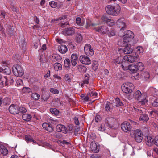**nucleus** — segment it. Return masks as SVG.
<instances>
[{
  "label": "nucleus",
  "mask_w": 158,
  "mask_h": 158,
  "mask_svg": "<svg viewBox=\"0 0 158 158\" xmlns=\"http://www.w3.org/2000/svg\"><path fill=\"white\" fill-rule=\"evenodd\" d=\"M22 118L23 120L27 121H29L31 119L32 116L29 114H25L23 115Z\"/></svg>",
  "instance_id": "obj_31"
},
{
  "label": "nucleus",
  "mask_w": 158,
  "mask_h": 158,
  "mask_svg": "<svg viewBox=\"0 0 158 158\" xmlns=\"http://www.w3.org/2000/svg\"><path fill=\"white\" fill-rule=\"evenodd\" d=\"M121 88L124 93L127 94L131 93L133 91L134 86L132 83L127 82L122 85Z\"/></svg>",
  "instance_id": "obj_7"
},
{
  "label": "nucleus",
  "mask_w": 158,
  "mask_h": 158,
  "mask_svg": "<svg viewBox=\"0 0 158 158\" xmlns=\"http://www.w3.org/2000/svg\"><path fill=\"white\" fill-rule=\"evenodd\" d=\"M115 102L116 103V106L117 107L123 105L122 102L120 101V99L118 98H116L115 99Z\"/></svg>",
  "instance_id": "obj_41"
},
{
  "label": "nucleus",
  "mask_w": 158,
  "mask_h": 158,
  "mask_svg": "<svg viewBox=\"0 0 158 158\" xmlns=\"http://www.w3.org/2000/svg\"><path fill=\"white\" fill-rule=\"evenodd\" d=\"M133 96L135 99L142 105L145 104L148 102L145 96L139 90L134 92Z\"/></svg>",
  "instance_id": "obj_4"
},
{
  "label": "nucleus",
  "mask_w": 158,
  "mask_h": 158,
  "mask_svg": "<svg viewBox=\"0 0 158 158\" xmlns=\"http://www.w3.org/2000/svg\"><path fill=\"white\" fill-rule=\"evenodd\" d=\"M49 122H51L53 124H56L58 122L56 120H54L52 118H49Z\"/></svg>",
  "instance_id": "obj_58"
},
{
  "label": "nucleus",
  "mask_w": 158,
  "mask_h": 158,
  "mask_svg": "<svg viewBox=\"0 0 158 158\" xmlns=\"http://www.w3.org/2000/svg\"><path fill=\"white\" fill-rule=\"evenodd\" d=\"M89 75L88 74H85L84 76V78L83 83L81 84V86L83 87L85 84H88L89 83Z\"/></svg>",
  "instance_id": "obj_28"
},
{
  "label": "nucleus",
  "mask_w": 158,
  "mask_h": 158,
  "mask_svg": "<svg viewBox=\"0 0 158 158\" xmlns=\"http://www.w3.org/2000/svg\"><path fill=\"white\" fill-rule=\"evenodd\" d=\"M144 69L143 64L142 63L139 62L136 64H131L128 66V67L124 68V70L129 69L133 73H136L138 71H141Z\"/></svg>",
  "instance_id": "obj_5"
},
{
  "label": "nucleus",
  "mask_w": 158,
  "mask_h": 158,
  "mask_svg": "<svg viewBox=\"0 0 158 158\" xmlns=\"http://www.w3.org/2000/svg\"><path fill=\"white\" fill-rule=\"evenodd\" d=\"M108 19L106 16L103 15L101 18V19L103 22H106V23L107 22Z\"/></svg>",
  "instance_id": "obj_57"
},
{
  "label": "nucleus",
  "mask_w": 158,
  "mask_h": 158,
  "mask_svg": "<svg viewBox=\"0 0 158 158\" xmlns=\"http://www.w3.org/2000/svg\"><path fill=\"white\" fill-rule=\"evenodd\" d=\"M134 151L133 149H130L129 150L125 149L124 150V153L123 155L125 156L127 155L129 157L130 156H131L135 155Z\"/></svg>",
  "instance_id": "obj_27"
},
{
  "label": "nucleus",
  "mask_w": 158,
  "mask_h": 158,
  "mask_svg": "<svg viewBox=\"0 0 158 158\" xmlns=\"http://www.w3.org/2000/svg\"><path fill=\"white\" fill-rule=\"evenodd\" d=\"M90 148L92 152L94 153H97L99 151V146L94 142H92L90 145Z\"/></svg>",
  "instance_id": "obj_21"
},
{
  "label": "nucleus",
  "mask_w": 158,
  "mask_h": 158,
  "mask_svg": "<svg viewBox=\"0 0 158 158\" xmlns=\"http://www.w3.org/2000/svg\"><path fill=\"white\" fill-rule=\"evenodd\" d=\"M25 140L27 142H32L34 143L37 144L39 145H40L38 143H37L35 141L33 140L32 137L30 135H26Z\"/></svg>",
  "instance_id": "obj_32"
},
{
  "label": "nucleus",
  "mask_w": 158,
  "mask_h": 158,
  "mask_svg": "<svg viewBox=\"0 0 158 158\" xmlns=\"http://www.w3.org/2000/svg\"><path fill=\"white\" fill-rule=\"evenodd\" d=\"M89 94L90 98H95L96 97L97 95V93L96 92L94 91L91 92L90 93H89Z\"/></svg>",
  "instance_id": "obj_48"
},
{
  "label": "nucleus",
  "mask_w": 158,
  "mask_h": 158,
  "mask_svg": "<svg viewBox=\"0 0 158 158\" xmlns=\"http://www.w3.org/2000/svg\"><path fill=\"white\" fill-rule=\"evenodd\" d=\"M115 31L114 30H112L111 31L110 33L108 35L113 36L115 34Z\"/></svg>",
  "instance_id": "obj_64"
},
{
  "label": "nucleus",
  "mask_w": 158,
  "mask_h": 158,
  "mask_svg": "<svg viewBox=\"0 0 158 158\" xmlns=\"http://www.w3.org/2000/svg\"><path fill=\"white\" fill-rule=\"evenodd\" d=\"M54 68L55 71H58V70L62 69V65L61 64L56 62L54 64Z\"/></svg>",
  "instance_id": "obj_33"
},
{
  "label": "nucleus",
  "mask_w": 158,
  "mask_h": 158,
  "mask_svg": "<svg viewBox=\"0 0 158 158\" xmlns=\"http://www.w3.org/2000/svg\"><path fill=\"white\" fill-rule=\"evenodd\" d=\"M146 144L148 146H151L155 144V139L150 136H147L146 139Z\"/></svg>",
  "instance_id": "obj_25"
},
{
  "label": "nucleus",
  "mask_w": 158,
  "mask_h": 158,
  "mask_svg": "<svg viewBox=\"0 0 158 158\" xmlns=\"http://www.w3.org/2000/svg\"><path fill=\"white\" fill-rule=\"evenodd\" d=\"M142 77L144 80H148L150 77L149 73L147 71L144 72L142 74Z\"/></svg>",
  "instance_id": "obj_36"
},
{
  "label": "nucleus",
  "mask_w": 158,
  "mask_h": 158,
  "mask_svg": "<svg viewBox=\"0 0 158 158\" xmlns=\"http://www.w3.org/2000/svg\"><path fill=\"white\" fill-rule=\"evenodd\" d=\"M79 60L81 63L86 65H89L91 62L89 57L83 55L80 56Z\"/></svg>",
  "instance_id": "obj_14"
},
{
  "label": "nucleus",
  "mask_w": 158,
  "mask_h": 158,
  "mask_svg": "<svg viewBox=\"0 0 158 158\" xmlns=\"http://www.w3.org/2000/svg\"><path fill=\"white\" fill-rule=\"evenodd\" d=\"M101 119V117L99 115H96L95 116V121L96 122H98Z\"/></svg>",
  "instance_id": "obj_59"
},
{
  "label": "nucleus",
  "mask_w": 158,
  "mask_h": 158,
  "mask_svg": "<svg viewBox=\"0 0 158 158\" xmlns=\"http://www.w3.org/2000/svg\"><path fill=\"white\" fill-rule=\"evenodd\" d=\"M95 31L102 34H105L109 31L108 27L106 26H102L94 28Z\"/></svg>",
  "instance_id": "obj_13"
},
{
  "label": "nucleus",
  "mask_w": 158,
  "mask_h": 158,
  "mask_svg": "<svg viewBox=\"0 0 158 158\" xmlns=\"http://www.w3.org/2000/svg\"><path fill=\"white\" fill-rule=\"evenodd\" d=\"M124 59L130 63L137 62L139 60V56L137 54L128 55L124 56Z\"/></svg>",
  "instance_id": "obj_9"
},
{
  "label": "nucleus",
  "mask_w": 158,
  "mask_h": 158,
  "mask_svg": "<svg viewBox=\"0 0 158 158\" xmlns=\"http://www.w3.org/2000/svg\"><path fill=\"white\" fill-rule=\"evenodd\" d=\"M134 108L132 109L133 111L135 112L136 116H137L139 114L140 115L139 120L140 121H143V122H147L149 120V118L148 115L144 113L145 110L143 108H137L135 107H133Z\"/></svg>",
  "instance_id": "obj_3"
},
{
  "label": "nucleus",
  "mask_w": 158,
  "mask_h": 158,
  "mask_svg": "<svg viewBox=\"0 0 158 158\" xmlns=\"http://www.w3.org/2000/svg\"><path fill=\"white\" fill-rule=\"evenodd\" d=\"M76 23L80 26L83 25L85 23V20H81V19L79 17H77L76 18Z\"/></svg>",
  "instance_id": "obj_34"
},
{
  "label": "nucleus",
  "mask_w": 158,
  "mask_h": 158,
  "mask_svg": "<svg viewBox=\"0 0 158 158\" xmlns=\"http://www.w3.org/2000/svg\"><path fill=\"white\" fill-rule=\"evenodd\" d=\"M98 66V64L97 61H94L92 63V68L94 70H96Z\"/></svg>",
  "instance_id": "obj_46"
},
{
  "label": "nucleus",
  "mask_w": 158,
  "mask_h": 158,
  "mask_svg": "<svg viewBox=\"0 0 158 158\" xmlns=\"http://www.w3.org/2000/svg\"><path fill=\"white\" fill-rule=\"evenodd\" d=\"M105 10L109 14L114 16H117L120 13L121 8L120 6L117 4L114 6L108 5L106 7Z\"/></svg>",
  "instance_id": "obj_2"
},
{
  "label": "nucleus",
  "mask_w": 158,
  "mask_h": 158,
  "mask_svg": "<svg viewBox=\"0 0 158 158\" xmlns=\"http://www.w3.org/2000/svg\"><path fill=\"white\" fill-rule=\"evenodd\" d=\"M67 48L66 45H62L59 48V51L62 54L65 53L67 52Z\"/></svg>",
  "instance_id": "obj_30"
},
{
  "label": "nucleus",
  "mask_w": 158,
  "mask_h": 158,
  "mask_svg": "<svg viewBox=\"0 0 158 158\" xmlns=\"http://www.w3.org/2000/svg\"><path fill=\"white\" fill-rule=\"evenodd\" d=\"M105 111L107 112L110 111V110L111 104L110 103L107 102L106 103L105 107Z\"/></svg>",
  "instance_id": "obj_43"
},
{
  "label": "nucleus",
  "mask_w": 158,
  "mask_h": 158,
  "mask_svg": "<svg viewBox=\"0 0 158 158\" xmlns=\"http://www.w3.org/2000/svg\"><path fill=\"white\" fill-rule=\"evenodd\" d=\"M153 106H158V99L155 100L152 104Z\"/></svg>",
  "instance_id": "obj_56"
},
{
  "label": "nucleus",
  "mask_w": 158,
  "mask_h": 158,
  "mask_svg": "<svg viewBox=\"0 0 158 158\" xmlns=\"http://www.w3.org/2000/svg\"><path fill=\"white\" fill-rule=\"evenodd\" d=\"M130 135L134 138L135 140L137 142H142L143 136V132L141 130L136 129L132 131L130 133Z\"/></svg>",
  "instance_id": "obj_6"
},
{
  "label": "nucleus",
  "mask_w": 158,
  "mask_h": 158,
  "mask_svg": "<svg viewBox=\"0 0 158 158\" xmlns=\"http://www.w3.org/2000/svg\"><path fill=\"white\" fill-rule=\"evenodd\" d=\"M124 34L123 41L118 42V44L123 47L127 45H130L129 43L134 37V34L131 31H127L125 32Z\"/></svg>",
  "instance_id": "obj_1"
},
{
  "label": "nucleus",
  "mask_w": 158,
  "mask_h": 158,
  "mask_svg": "<svg viewBox=\"0 0 158 158\" xmlns=\"http://www.w3.org/2000/svg\"><path fill=\"white\" fill-rule=\"evenodd\" d=\"M49 4L51 7L56 8L57 6V3L54 1H52L49 2Z\"/></svg>",
  "instance_id": "obj_47"
},
{
  "label": "nucleus",
  "mask_w": 158,
  "mask_h": 158,
  "mask_svg": "<svg viewBox=\"0 0 158 158\" xmlns=\"http://www.w3.org/2000/svg\"><path fill=\"white\" fill-rule=\"evenodd\" d=\"M98 129L101 131H105V128L104 124H102L98 127Z\"/></svg>",
  "instance_id": "obj_52"
},
{
  "label": "nucleus",
  "mask_w": 158,
  "mask_h": 158,
  "mask_svg": "<svg viewBox=\"0 0 158 158\" xmlns=\"http://www.w3.org/2000/svg\"><path fill=\"white\" fill-rule=\"evenodd\" d=\"M3 102L6 104H9L10 102V99L8 98H5L4 99Z\"/></svg>",
  "instance_id": "obj_55"
},
{
  "label": "nucleus",
  "mask_w": 158,
  "mask_h": 158,
  "mask_svg": "<svg viewBox=\"0 0 158 158\" xmlns=\"http://www.w3.org/2000/svg\"><path fill=\"white\" fill-rule=\"evenodd\" d=\"M106 23L110 26L114 25L115 23V22L113 20L110 19H108Z\"/></svg>",
  "instance_id": "obj_45"
},
{
  "label": "nucleus",
  "mask_w": 158,
  "mask_h": 158,
  "mask_svg": "<svg viewBox=\"0 0 158 158\" xmlns=\"http://www.w3.org/2000/svg\"><path fill=\"white\" fill-rule=\"evenodd\" d=\"M50 58L51 60L54 62L59 61L61 59V56L57 54H54L52 55Z\"/></svg>",
  "instance_id": "obj_26"
},
{
  "label": "nucleus",
  "mask_w": 158,
  "mask_h": 158,
  "mask_svg": "<svg viewBox=\"0 0 158 158\" xmlns=\"http://www.w3.org/2000/svg\"><path fill=\"white\" fill-rule=\"evenodd\" d=\"M53 77L55 78H56V79H57L58 80H61V77H60V76H59L57 74H54L53 75Z\"/></svg>",
  "instance_id": "obj_63"
},
{
  "label": "nucleus",
  "mask_w": 158,
  "mask_h": 158,
  "mask_svg": "<svg viewBox=\"0 0 158 158\" xmlns=\"http://www.w3.org/2000/svg\"><path fill=\"white\" fill-rule=\"evenodd\" d=\"M0 152L3 155H6L8 154V151L5 147L2 145L0 147Z\"/></svg>",
  "instance_id": "obj_29"
},
{
  "label": "nucleus",
  "mask_w": 158,
  "mask_h": 158,
  "mask_svg": "<svg viewBox=\"0 0 158 158\" xmlns=\"http://www.w3.org/2000/svg\"><path fill=\"white\" fill-rule=\"evenodd\" d=\"M19 112H20L22 113H25L27 111V110L23 107H19Z\"/></svg>",
  "instance_id": "obj_53"
},
{
  "label": "nucleus",
  "mask_w": 158,
  "mask_h": 158,
  "mask_svg": "<svg viewBox=\"0 0 158 158\" xmlns=\"http://www.w3.org/2000/svg\"><path fill=\"white\" fill-rule=\"evenodd\" d=\"M84 51L85 54L88 56H92L94 54V51L89 44H87L85 45Z\"/></svg>",
  "instance_id": "obj_12"
},
{
  "label": "nucleus",
  "mask_w": 158,
  "mask_h": 158,
  "mask_svg": "<svg viewBox=\"0 0 158 158\" xmlns=\"http://www.w3.org/2000/svg\"><path fill=\"white\" fill-rule=\"evenodd\" d=\"M19 107L16 105H10L9 107L10 112L13 114H17L19 113Z\"/></svg>",
  "instance_id": "obj_17"
},
{
  "label": "nucleus",
  "mask_w": 158,
  "mask_h": 158,
  "mask_svg": "<svg viewBox=\"0 0 158 158\" xmlns=\"http://www.w3.org/2000/svg\"><path fill=\"white\" fill-rule=\"evenodd\" d=\"M42 126L44 129L46 130L49 132H52L53 130V128L50 124L48 123H44L42 125Z\"/></svg>",
  "instance_id": "obj_24"
},
{
  "label": "nucleus",
  "mask_w": 158,
  "mask_h": 158,
  "mask_svg": "<svg viewBox=\"0 0 158 158\" xmlns=\"http://www.w3.org/2000/svg\"><path fill=\"white\" fill-rule=\"evenodd\" d=\"M78 56L75 53H73L71 56V60L72 65L73 66L76 65L77 62Z\"/></svg>",
  "instance_id": "obj_19"
},
{
  "label": "nucleus",
  "mask_w": 158,
  "mask_h": 158,
  "mask_svg": "<svg viewBox=\"0 0 158 158\" xmlns=\"http://www.w3.org/2000/svg\"><path fill=\"white\" fill-rule=\"evenodd\" d=\"M114 121V119L112 117L107 118L105 120L106 125L109 127L111 128L112 127V124Z\"/></svg>",
  "instance_id": "obj_23"
},
{
  "label": "nucleus",
  "mask_w": 158,
  "mask_h": 158,
  "mask_svg": "<svg viewBox=\"0 0 158 158\" xmlns=\"http://www.w3.org/2000/svg\"><path fill=\"white\" fill-rule=\"evenodd\" d=\"M122 60L123 57L121 56H120L116 59L114 60V61L115 64H118L122 62Z\"/></svg>",
  "instance_id": "obj_40"
},
{
  "label": "nucleus",
  "mask_w": 158,
  "mask_h": 158,
  "mask_svg": "<svg viewBox=\"0 0 158 158\" xmlns=\"http://www.w3.org/2000/svg\"><path fill=\"white\" fill-rule=\"evenodd\" d=\"M123 19H120L117 21V24L119 27H121L120 30H124L126 27L125 23L123 21Z\"/></svg>",
  "instance_id": "obj_22"
},
{
  "label": "nucleus",
  "mask_w": 158,
  "mask_h": 158,
  "mask_svg": "<svg viewBox=\"0 0 158 158\" xmlns=\"http://www.w3.org/2000/svg\"><path fill=\"white\" fill-rule=\"evenodd\" d=\"M155 144L158 146V135L156 136L155 138Z\"/></svg>",
  "instance_id": "obj_60"
},
{
  "label": "nucleus",
  "mask_w": 158,
  "mask_h": 158,
  "mask_svg": "<svg viewBox=\"0 0 158 158\" xmlns=\"http://www.w3.org/2000/svg\"><path fill=\"white\" fill-rule=\"evenodd\" d=\"M50 91L51 93L55 94H58L59 93V91L58 90L53 88H50Z\"/></svg>",
  "instance_id": "obj_51"
},
{
  "label": "nucleus",
  "mask_w": 158,
  "mask_h": 158,
  "mask_svg": "<svg viewBox=\"0 0 158 158\" xmlns=\"http://www.w3.org/2000/svg\"><path fill=\"white\" fill-rule=\"evenodd\" d=\"M74 122L77 125H78L79 124V121L78 120V118L77 117H75L74 118Z\"/></svg>",
  "instance_id": "obj_61"
},
{
  "label": "nucleus",
  "mask_w": 158,
  "mask_h": 158,
  "mask_svg": "<svg viewBox=\"0 0 158 158\" xmlns=\"http://www.w3.org/2000/svg\"><path fill=\"white\" fill-rule=\"evenodd\" d=\"M125 47L123 50L121 48H118V50L119 52H123L124 54H129L132 52L133 51L132 49L131 48V45H125Z\"/></svg>",
  "instance_id": "obj_15"
},
{
  "label": "nucleus",
  "mask_w": 158,
  "mask_h": 158,
  "mask_svg": "<svg viewBox=\"0 0 158 158\" xmlns=\"http://www.w3.org/2000/svg\"><path fill=\"white\" fill-rule=\"evenodd\" d=\"M16 83L18 86L22 85L23 84V80L20 79H18L17 80Z\"/></svg>",
  "instance_id": "obj_50"
},
{
  "label": "nucleus",
  "mask_w": 158,
  "mask_h": 158,
  "mask_svg": "<svg viewBox=\"0 0 158 158\" xmlns=\"http://www.w3.org/2000/svg\"><path fill=\"white\" fill-rule=\"evenodd\" d=\"M62 32L65 35H70L74 33L75 31L73 27H70L64 29Z\"/></svg>",
  "instance_id": "obj_18"
},
{
  "label": "nucleus",
  "mask_w": 158,
  "mask_h": 158,
  "mask_svg": "<svg viewBox=\"0 0 158 158\" xmlns=\"http://www.w3.org/2000/svg\"><path fill=\"white\" fill-rule=\"evenodd\" d=\"M31 97L35 100H38L40 98V96L37 93H32Z\"/></svg>",
  "instance_id": "obj_42"
},
{
  "label": "nucleus",
  "mask_w": 158,
  "mask_h": 158,
  "mask_svg": "<svg viewBox=\"0 0 158 158\" xmlns=\"http://www.w3.org/2000/svg\"><path fill=\"white\" fill-rule=\"evenodd\" d=\"M136 51L137 55L138 54H142L143 52V48L141 46H138L136 48Z\"/></svg>",
  "instance_id": "obj_38"
},
{
  "label": "nucleus",
  "mask_w": 158,
  "mask_h": 158,
  "mask_svg": "<svg viewBox=\"0 0 158 158\" xmlns=\"http://www.w3.org/2000/svg\"><path fill=\"white\" fill-rule=\"evenodd\" d=\"M82 40V37L80 34H78L76 36V40L77 42H81Z\"/></svg>",
  "instance_id": "obj_49"
},
{
  "label": "nucleus",
  "mask_w": 158,
  "mask_h": 158,
  "mask_svg": "<svg viewBox=\"0 0 158 158\" xmlns=\"http://www.w3.org/2000/svg\"><path fill=\"white\" fill-rule=\"evenodd\" d=\"M50 111L52 114L57 115L59 113V111L56 108H51L50 109Z\"/></svg>",
  "instance_id": "obj_44"
},
{
  "label": "nucleus",
  "mask_w": 158,
  "mask_h": 158,
  "mask_svg": "<svg viewBox=\"0 0 158 158\" xmlns=\"http://www.w3.org/2000/svg\"><path fill=\"white\" fill-rule=\"evenodd\" d=\"M90 98V97L89 94H88L84 98V99L85 101H87Z\"/></svg>",
  "instance_id": "obj_62"
},
{
  "label": "nucleus",
  "mask_w": 158,
  "mask_h": 158,
  "mask_svg": "<svg viewBox=\"0 0 158 158\" xmlns=\"http://www.w3.org/2000/svg\"><path fill=\"white\" fill-rule=\"evenodd\" d=\"M11 73V70L10 68L8 66H5L4 67L3 73L6 74H10Z\"/></svg>",
  "instance_id": "obj_35"
},
{
  "label": "nucleus",
  "mask_w": 158,
  "mask_h": 158,
  "mask_svg": "<svg viewBox=\"0 0 158 158\" xmlns=\"http://www.w3.org/2000/svg\"><path fill=\"white\" fill-rule=\"evenodd\" d=\"M70 61L69 59H66L64 61V65L66 68H69L70 66Z\"/></svg>",
  "instance_id": "obj_37"
},
{
  "label": "nucleus",
  "mask_w": 158,
  "mask_h": 158,
  "mask_svg": "<svg viewBox=\"0 0 158 158\" xmlns=\"http://www.w3.org/2000/svg\"><path fill=\"white\" fill-rule=\"evenodd\" d=\"M150 114L151 115L153 114V115H157L158 116V111L156 110L152 111L150 112Z\"/></svg>",
  "instance_id": "obj_54"
},
{
  "label": "nucleus",
  "mask_w": 158,
  "mask_h": 158,
  "mask_svg": "<svg viewBox=\"0 0 158 158\" xmlns=\"http://www.w3.org/2000/svg\"><path fill=\"white\" fill-rule=\"evenodd\" d=\"M14 74L16 76L21 77L24 74V71L22 67L19 65H14L12 67Z\"/></svg>",
  "instance_id": "obj_8"
},
{
  "label": "nucleus",
  "mask_w": 158,
  "mask_h": 158,
  "mask_svg": "<svg viewBox=\"0 0 158 158\" xmlns=\"http://www.w3.org/2000/svg\"><path fill=\"white\" fill-rule=\"evenodd\" d=\"M56 129L57 131L61 132L64 133H66L67 132V129L65 127L61 124L58 125L56 127Z\"/></svg>",
  "instance_id": "obj_20"
},
{
  "label": "nucleus",
  "mask_w": 158,
  "mask_h": 158,
  "mask_svg": "<svg viewBox=\"0 0 158 158\" xmlns=\"http://www.w3.org/2000/svg\"><path fill=\"white\" fill-rule=\"evenodd\" d=\"M2 81L3 84L4 82L6 86L8 85L9 83L10 85H12L14 82V80L12 77H7L6 76H5L2 78Z\"/></svg>",
  "instance_id": "obj_16"
},
{
  "label": "nucleus",
  "mask_w": 158,
  "mask_h": 158,
  "mask_svg": "<svg viewBox=\"0 0 158 158\" xmlns=\"http://www.w3.org/2000/svg\"><path fill=\"white\" fill-rule=\"evenodd\" d=\"M122 130L126 133L131 131L132 126L129 122L125 121L121 125Z\"/></svg>",
  "instance_id": "obj_10"
},
{
  "label": "nucleus",
  "mask_w": 158,
  "mask_h": 158,
  "mask_svg": "<svg viewBox=\"0 0 158 158\" xmlns=\"http://www.w3.org/2000/svg\"><path fill=\"white\" fill-rule=\"evenodd\" d=\"M101 23V22L98 21L97 19L92 22L91 20L88 19L86 20V24L85 26V27L86 28H88L89 27H92Z\"/></svg>",
  "instance_id": "obj_11"
},
{
  "label": "nucleus",
  "mask_w": 158,
  "mask_h": 158,
  "mask_svg": "<svg viewBox=\"0 0 158 158\" xmlns=\"http://www.w3.org/2000/svg\"><path fill=\"white\" fill-rule=\"evenodd\" d=\"M64 79L68 82L71 81V75L70 74H66L64 76Z\"/></svg>",
  "instance_id": "obj_39"
}]
</instances>
